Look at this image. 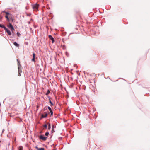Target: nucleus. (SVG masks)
Masks as SVG:
<instances>
[{"label":"nucleus","mask_w":150,"mask_h":150,"mask_svg":"<svg viewBox=\"0 0 150 150\" xmlns=\"http://www.w3.org/2000/svg\"><path fill=\"white\" fill-rule=\"evenodd\" d=\"M4 12L6 13V14L7 15H7V16H8V15H11L10 14V13H9L8 12H5V11Z\"/></svg>","instance_id":"17"},{"label":"nucleus","mask_w":150,"mask_h":150,"mask_svg":"<svg viewBox=\"0 0 150 150\" xmlns=\"http://www.w3.org/2000/svg\"><path fill=\"white\" fill-rule=\"evenodd\" d=\"M7 33V34L9 35H12L11 32L6 28L4 30Z\"/></svg>","instance_id":"5"},{"label":"nucleus","mask_w":150,"mask_h":150,"mask_svg":"<svg viewBox=\"0 0 150 150\" xmlns=\"http://www.w3.org/2000/svg\"><path fill=\"white\" fill-rule=\"evenodd\" d=\"M49 132H46L45 133V135L46 136H48L49 135Z\"/></svg>","instance_id":"18"},{"label":"nucleus","mask_w":150,"mask_h":150,"mask_svg":"<svg viewBox=\"0 0 150 150\" xmlns=\"http://www.w3.org/2000/svg\"><path fill=\"white\" fill-rule=\"evenodd\" d=\"M50 93V91L49 90H47V93H45L46 95H47Z\"/></svg>","instance_id":"14"},{"label":"nucleus","mask_w":150,"mask_h":150,"mask_svg":"<svg viewBox=\"0 0 150 150\" xmlns=\"http://www.w3.org/2000/svg\"><path fill=\"white\" fill-rule=\"evenodd\" d=\"M55 127L54 125H53L52 126V129H54V128Z\"/></svg>","instance_id":"22"},{"label":"nucleus","mask_w":150,"mask_h":150,"mask_svg":"<svg viewBox=\"0 0 150 150\" xmlns=\"http://www.w3.org/2000/svg\"><path fill=\"white\" fill-rule=\"evenodd\" d=\"M8 27L10 29L11 32L13 35L14 34L13 31L14 30V29L11 23H9V25H7Z\"/></svg>","instance_id":"1"},{"label":"nucleus","mask_w":150,"mask_h":150,"mask_svg":"<svg viewBox=\"0 0 150 150\" xmlns=\"http://www.w3.org/2000/svg\"><path fill=\"white\" fill-rule=\"evenodd\" d=\"M5 17V18H6L7 19H8V16L6 15Z\"/></svg>","instance_id":"23"},{"label":"nucleus","mask_w":150,"mask_h":150,"mask_svg":"<svg viewBox=\"0 0 150 150\" xmlns=\"http://www.w3.org/2000/svg\"><path fill=\"white\" fill-rule=\"evenodd\" d=\"M49 103L51 104V106H52L53 105H54V104L52 103V102H51V101L50 99H49Z\"/></svg>","instance_id":"13"},{"label":"nucleus","mask_w":150,"mask_h":150,"mask_svg":"<svg viewBox=\"0 0 150 150\" xmlns=\"http://www.w3.org/2000/svg\"><path fill=\"white\" fill-rule=\"evenodd\" d=\"M39 139L43 141H46L47 139V137H45L43 135H41L39 136Z\"/></svg>","instance_id":"4"},{"label":"nucleus","mask_w":150,"mask_h":150,"mask_svg":"<svg viewBox=\"0 0 150 150\" xmlns=\"http://www.w3.org/2000/svg\"><path fill=\"white\" fill-rule=\"evenodd\" d=\"M23 147L22 146H20L18 148V150H23Z\"/></svg>","instance_id":"15"},{"label":"nucleus","mask_w":150,"mask_h":150,"mask_svg":"<svg viewBox=\"0 0 150 150\" xmlns=\"http://www.w3.org/2000/svg\"><path fill=\"white\" fill-rule=\"evenodd\" d=\"M51 128V125L50 123L48 124V129L50 130V129Z\"/></svg>","instance_id":"16"},{"label":"nucleus","mask_w":150,"mask_h":150,"mask_svg":"<svg viewBox=\"0 0 150 150\" xmlns=\"http://www.w3.org/2000/svg\"><path fill=\"white\" fill-rule=\"evenodd\" d=\"M13 44L15 46H16V47H18L19 46V45L16 42H14L13 43Z\"/></svg>","instance_id":"12"},{"label":"nucleus","mask_w":150,"mask_h":150,"mask_svg":"<svg viewBox=\"0 0 150 150\" xmlns=\"http://www.w3.org/2000/svg\"><path fill=\"white\" fill-rule=\"evenodd\" d=\"M17 61L18 62V76H21V74L20 73L22 72V70L21 69V68L20 66V63H19V62L18 61V59H17Z\"/></svg>","instance_id":"3"},{"label":"nucleus","mask_w":150,"mask_h":150,"mask_svg":"<svg viewBox=\"0 0 150 150\" xmlns=\"http://www.w3.org/2000/svg\"><path fill=\"white\" fill-rule=\"evenodd\" d=\"M51 132L52 133H53V132H55V131H54V129H52Z\"/></svg>","instance_id":"19"},{"label":"nucleus","mask_w":150,"mask_h":150,"mask_svg":"<svg viewBox=\"0 0 150 150\" xmlns=\"http://www.w3.org/2000/svg\"><path fill=\"white\" fill-rule=\"evenodd\" d=\"M45 115H43V114H42L41 115L42 118H45L47 117V112H45Z\"/></svg>","instance_id":"8"},{"label":"nucleus","mask_w":150,"mask_h":150,"mask_svg":"<svg viewBox=\"0 0 150 150\" xmlns=\"http://www.w3.org/2000/svg\"><path fill=\"white\" fill-rule=\"evenodd\" d=\"M39 5L37 4L32 5V7L33 9L35 10H37L38 8Z\"/></svg>","instance_id":"2"},{"label":"nucleus","mask_w":150,"mask_h":150,"mask_svg":"<svg viewBox=\"0 0 150 150\" xmlns=\"http://www.w3.org/2000/svg\"><path fill=\"white\" fill-rule=\"evenodd\" d=\"M35 148L38 150H44V148H39L38 146H36L35 147Z\"/></svg>","instance_id":"9"},{"label":"nucleus","mask_w":150,"mask_h":150,"mask_svg":"<svg viewBox=\"0 0 150 150\" xmlns=\"http://www.w3.org/2000/svg\"><path fill=\"white\" fill-rule=\"evenodd\" d=\"M48 109H49L51 113V116H52L53 115V112L52 111V110L51 108L49 106L48 107Z\"/></svg>","instance_id":"7"},{"label":"nucleus","mask_w":150,"mask_h":150,"mask_svg":"<svg viewBox=\"0 0 150 150\" xmlns=\"http://www.w3.org/2000/svg\"><path fill=\"white\" fill-rule=\"evenodd\" d=\"M43 127H44L45 128H47V125L46 124H45L44 125Z\"/></svg>","instance_id":"20"},{"label":"nucleus","mask_w":150,"mask_h":150,"mask_svg":"<svg viewBox=\"0 0 150 150\" xmlns=\"http://www.w3.org/2000/svg\"><path fill=\"white\" fill-rule=\"evenodd\" d=\"M17 34L18 36H19L20 35V34L18 32H17Z\"/></svg>","instance_id":"21"},{"label":"nucleus","mask_w":150,"mask_h":150,"mask_svg":"<svg viewBox=\"0 0 150 150\" xmlns=\"http://www.w3.org/2000/svg\"><path fill=\"white\" fill-rule=\"evenodd\" d=\"M49 39L52 41V43H53L55 41L54 39L51 35H49Z\"/></svg>","instance_id":"6"},{"label":"nucleus","mask_w":150,"mask_h":150,"mask_svg":"<svg viewBox=\"0 0 150 150\" xmlns=\"http://www.w3.org/2000/svg\"><path fill=\"white\" fill-rule=\"evenodd\" d=\"M11 19L12 22H13V18H11Z\"/></svg>","instance_id":"24"},{"label":"nucleus","mask_w":150,"mask_h":150,"mask_svg":"<svg viewBox=\"0 0 150 150\" xmlns=\"http://www.w3.org/2000/svg\"><path fill=\"white\" fill-rule=\"evenodd\" d=\"M7 21H10V19L9 18H8V19H7Z\"/></svg>","instance_id":"25"},{"label":"nucleus","mask_w":150,"mask_h":150,"mask_svg":"<svg viewBox=\"0 0 150 150\" xmlns=\"http://www.w3.org/2000/svg\"><path fill=\"white\" fill-rule=\"evenodd\" d=\"M33 58L32 59V61L34 62L35 61V54L34 53H33Z\"/></svg>","instance_id":"10"},{"label":"nucleus","mask_w":150,"mask_h":150,"mask_svg":"<svg viewBox=\"0 0 150 150\" xmlns=\"http://www.w3.org/2000/svg\"><path fill=\"white\" fill-rule=\"evenodd\" d=\"M0 27L4 28V29L5 30L6 27L4 25L1 24H0Z\"/></svg>","instance_id":"11"}]
</instances>
